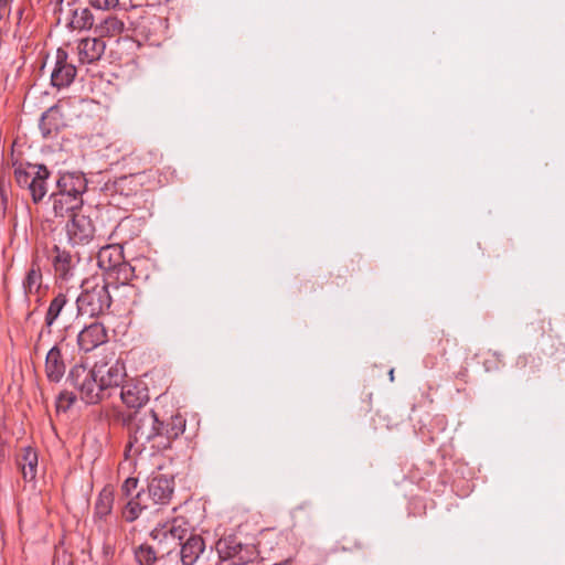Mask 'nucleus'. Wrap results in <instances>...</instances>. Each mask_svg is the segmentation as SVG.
I'll return each mask as SVG.
<instances>
[{"label": "nucleus", "instance_id": "15", "mask_svg": "<svg viewBox=\"0 0 565 565\" xmlns=\"http://www.w3.org/2000/svg\"><path fill=\"white\" fill-rule=\"evenodd\" d=\"M141 178L142 175L140 173L121 175L113 182H107L106 190L111 195L119 194L126 198L136 195L141 188Z\"/></svg>", "mask_w": 565, "mask_h": 565}, {"label": "nucleus", "instance_id": "20", "mask_svg": "<svg viewBox=\"0 0 565 565\" xmlns=\"http://www.w3.org/2000/svg\"><path fill=\"white\" fill-rule=\"evenodd\" d=\"M126 30L125 21L117 15H107L95 24V33L99 38L120 36Z\"/></svg>", "mask_w": 565, "mask_h": 565}, {"label": "nucleus", "instance_id": "33", "mask_svg": "<svg viewBox=\"0 0 565 565\" xmlns=\"http://www.w3.org/2000/svg\"><path fill=\"white\" fill-rule=\"evenodd\" d=\"M77 396H78V394L75 395L73 392H62L58 395L57 408L67 409L68 407H71L74 404Z\"/></svg>", "mask_w": 565, "mask_h": 565}, {"label": "nucleus", "instance_id": "19", "mask_svg": "<svg viewBox=\"0 0 565 565\" xmlns=\"http://www.w3.org/2000/svg\"><path fill=\"white\" fill-rule=\"evenodd\" d=\"M205 550L201 535L193 534L181 545L180 559L183 565H194Z\"/></svg>", "mask_w": 565, "mask_h": 565}, {"label": "nucleus", "instance_id": "7", "mask_svg": "<svg viewBox=\"0 0 565 565\" xmlns=\"http://www.w3.org/2000/svg\"><path fill=\"white\" fill-rule=\"evenodd\" d=\"M50 259L57 281L67 282L74 277L77 259L70 250L54 245L50 252Z\"/></svg>", "mask_w": 565, "mask_h": 565}, {"label": "nucleus", "instance_id": "3", "mask_svg": "<svg viewBox=\"0 0 565 565\" xmlns=\"http://www.w3.org/2000/svg\"><path fill=\"white\" fill-rule=\"evenodd\" d=\"M158 427L160 418L152 409L137 411L129 419V441L128 448L135 454H141L149 450L157 444Z\"/></svg>", "mask_w": 565, "mask_h": 565}, {"label": "nucleus", "instance_id": "4", "mask_svg": "<svg viewBox=\"0 0 565 565\" xmlns=\"http://www.w3.org/2000/svg\"><path fill=\"white\" fill-rule=\"evenodd\" d=\"M50 170L44 164L13 163V177L19 188L29 191L34 204L40 203L47 193Z\"/></svg>", "mask_w": 565, "mask_h": 565}, {"label": "nucleus", "instance_id": "11", "mask_svg": "<svg viewBox=\"0 0 565 565\" xmlns=\"http://www.w3.org/2000/svg\"><path fill=\"white\" fill-rule=\"evenodd\" d=\"M108 341V332L100 322L86 326L77 335V344L84 352H90Z\"/></svg>", "mask_w": 565, "mask_h": 565}, {"label": "nucleus", "instance_id": "21", "mask_svg": "<svg viewBox=\"0 0 565 565\" xmlns=\"http://www.w3.org/2000/svg\"><path fill=\"white\" fill-rule=\"evenodd\" d=\"M67 26L73 31L89 30L95 28V19L92 11L86 7H76L70 10Z\"/></svg>", "mask_w": 565, "mask_h": 565}, {"label": "nucleus", "instance_id": "26", "mask_svg": "<svg viewBox=\"0 0 565 565\" xmlns=\"http://www.w3.org/2000/svg\"><path fill=\"white\" fill-rule=\"evenodd\" d=\"M107 281L117 285H128L135 277V268L127 262L122 260L120 264L106 273Z\"/></svg>", "mask_w": 565, "mask_h": 565}, {"label": "nucleus", "instance_id": "6", "mask_svg": "<svg viewBox=\"0 0 565 565\" xmlns=\"http://www.w3.org/2000/svg\"><path fill=\"white\" fill-rule=\"evenodd\" d=\"M185 423V418L180 413L171 415L167 420L160 419L157 444L152 446V451H162L170 448L172 440L184 433Z\"/></svg>", "mask_w": 565, "mask_h": 565}, {"label": "nucleus", "instance_id": "1", "mask_svg": "<svg viewBox=\"0 0 565 565\" xmlns=\"http://www.w3.org/2000/svg\"><path fill=\"white\" fill-rule=\"evenodd\" d=\"M126 377L124 363L97 362L93 367L75 364L67 376L71 386L85 404L95 405L111 397L122 386Z\"/></svg>", "mask_w": 565, "mask_h": 565}, {"label": "nucleus", "instance_id": "40", "mask_svg": "<svg viewBox=\"0 0 565 565\" xmlns=\"http://www.w3.org/2000/svg\"><path fill=\"white\" fill-rule=\"evenodd\" d=\"M50 129H47L46 131H44V135H49L50 134Z\"/></svg>", "mask_w": 565, "mask_h": 565}, {"label": "nucleus", "instance_id": "13", "mask_svg": "<svg viewBox=\"0 0 565 565\" xmlns=\"http://www.w3.org/2000/svg\"><path fill=\"white\" fill-rule=\"evenodd\" d=\"M57 193L65 194V196H79L87 190V180L83 173L79 172H67L62 174L57 182Z\"/></svg>", "mask_w": 565, "mask_h": 565}, {"label": "nucleus", "instance_id": "9", "mask_svg": "<svg viewBox=\"0 0 565 565\" xmlns=\"http://www.w3.org/2000/svg\"><path fill=\"white\" fill-rule=\"evenodd\" d=\"M66 234L73 245H84L93 241L95 226L89 216L82 213L73 214L66 224Z\"/></svg>", "mask_w": 565, "mask_h": 565}, {"label": "nucleus", "instance_id": "32", "mask_svg": "<svg viewBox=\"0 0 565 565\" xmlns=\"http://www.w3.org/2000/svg\"><path fill=\"white\" fill-rule=\"evenodd\" d=\"M89 4L102 11H109L115 9L119 4V0H88Z\"/></svg>", "mask_w": 565, "mask_h": 565}, {"label": "nucleus", "instance_id": "25", "mask_svg": "<svg viewBox=\"0 0 565 565\" xmlns=\"http://www.w3.org/2000/svg\"><path fill=\"white\" fill-rule=\"evenodd\" d=\"M122 260L121 249L116 245H107L102 247L97 255V264L106 273L120 264Z\"/></svg>", "mask_w": 565, "mask_h": 565}, {"label": "nucleus", "instance_id": "38", "mask_svg": "<svg viewBox=\"0 0 565 565\" xmlns=\"http://www.w3.org/2000/svg\"><path fill=\"white\" fill-rule=\"evenodd\" d=\"M291 562H292V558H291V557H288V558H286V559H285V561H282V562L275 563L274 565H289V564H291Z\"/></svg>", "mask_w": 565, "mask_h": 565}, {"label": "nucleus", "instance_id": "18", "mask_svg": "<svg viewBox=\"0 0 565 565\" xmlns=\"http://www.w3.org/2000/svg\"><path fill=\"white\" fill-rule=\"evenodd\" d=\"M52 200V209L55 217H65L67 215L77 214V210H79L83 205V198L79 196H65V194H61L54 192L51 195Z\"/></svg>", "mask_w": 565, "mask_h": 565}, {"label": "nucleus", "instance_id": "22", "mask_svg": "<svg viewBox=\"0 0 565 565\" xmlns=\"http://www.w3.org/2000/svg\"><path fill=\"white\" fill-rule=\"evenodd\" d=\"M114 490L111 488H104L94 504V522H104L110 515L114 507Z\"/></svg>", "mask_w": 565, "mask_h": 565}, {"label": "nucleus", "instance_id": "5", "mask_svg": "<svg viewBox=\"0 0 565 565\" xmlns=\"http://www.w3.org/2000/svg\"><path fill=\"white\" fill-rule=\"evenodd\" d=\"M21 287L26 302H31L33 298L36 302H40L44 296L47 287L43 282L42 258L39 253L33 254Z\"/></svg>", "mask_w": 565, "mask_h": 565}, {"label": "nucleus", "instance_id": "12", "mask_svg": "<svg viewBox=\"0 0 565 565\" xmlns=\"http://www.w3.org/2000/svg\"><path fill=\"white\" fill-rule=\"evenodd\" d=\"M174 493V480L166 475H158L148 483V495L156 504H167Z\"/></svg>", "mask_w": 565, "mask_h": 565}, {"label": "nucleus", "instance_id": "36", "mask_svg": "<svg viewBox=\"0 0 565 565\" xmlns=\"http://www.w3.org/2000/svg\"><path fill=\"white\" fill-rule=\"evenodd\" d=\"M53 115H54L53 108L49 109L45 114H43V116L41 118V127L43 130L45 129L44 127L46 125V121H49Z\"/></svg>", "mask_w": 565, "mask_h": 565}, {"label": "nucleus", "instance_id": "10", "mask_svg": "<svg viewBox=\"0 0 565 565\" xmlns=\"http://www.w3.org/2000/svg\"><path fill=\"white\" fill-rule=\"evenodd\" d=\"M67 52L63 49L56 51L55 66L51 74V83L54 87L64 88L70 86L76 76V67L68 63Z\"/></svg>", "mask_w": 565, "mask_h": 565}, {"label": "nucleus", "instance_id": "39", "mask_svg": "<svg viewBox=\"0 0 565 565\" xmlns=\"http://www.w3.org/2000/svg\"><path fill=\"white\" fill-rule=\"evenodd\" d=\"M388 374H390L391 381H394V370H391Z\"/></svg>", "mask_w": 565, "mask_h": 565}, {"label": "nucleus", "instance_id": "2", "mask_svg": "<svg viewBox=\"0 0 565 565\" xmlns=\"http://www.w3.org/2000/svg\"><path fill=\"white\" fill-rule=\"evenodd\" d=\"M81 287L82 292L76 299L78 315L94 318L109 310L111 296L109 282L104 276H90L83 280Z\"/></svg>", "mask_w": 565, "mask_h": 565}, {"label": "nucleus", "instance_id": "16", "mask_svg": "<svg viewBox=\"0 0 565 565\" xmlns=\"http://www.w3.org/2000/svg\"><path fill=\"white\" fill-rule=\"evenodd\" d=\"M106 44L98 38H86L79 41L77 45L78 58L83 64H92L103 56Z\"/></svg>", "mask_w": 565, "mask_h": 565}, {"label": "nucleus", "instance_id": "30", "mask_svg": "<svg viewBox=\"0 0 565 565\" xmlns=\"http://www.w3.org/2000/svg\"><path fill=\"white\" fill-rule=\"evenodd\" d=\"M237 556L234 562V565H247L248 563L254 562L258 557V551L255 545L252 544H242L239 542V548L237 550Z\"/></svg>", "mask_w": 565, "mask_h": 565}, {"label": "nucleus", "instance_id": "28", "mask_svg": "<svg viewBox=\"0 0 565 565\" xmlns=\"http://www.w3.org/2000/svg\"><path fill=\"white\" fill-rule=\"evenodd\" d=\"M67 303L66 295L60 292L51 301L45 315V324L52 327Z\"/></svg>", "mask_w": 565, "mask_h": 565}, {"label": "nucleus", "instance_id": "8", "mask_svg": "<svg viewBox=\"0 0 565 565\" xmlns=\"http://www.w3.org/2000/svg\"><path fill=\"white\" fill-rule=\"evenodd\" d=\"M189 530V522L183 516H177L170 521L158 523L150 532V536L159 543L171 540L174 545H178V542L188 534Z\"/></svg>", "mask_w": 565, "mask_h": 565}, {"label": "nucleus", "instance_id": "31", "mask_svg": "<svg viewBox=\"0 0 565 565\" xmlns=\"http://www.w3.org/2000/svg\"><path fill=\"white\" fill-rule=\"evenodd\" d=\"M145 507L140 503V493H138L135 498H131L122 509V518L127 522H134L137 520L142 512Z\"/></svg>", "mask_w": 565, "mask_h": 565}, {"label": "nucleus", "instance_id": "29", "mask_svg": "<svg viewBox=\"0 0 565 565\" xmlns=\"http://www.w3.org/2000/svg\"><path fill=\"white\" fill-rule=\"evenodd\" d=\"M159 556L152 546L141 544L135 550V559L139 565H153Z\"/></svg>", "mask_w": 565, "mask_h": 565}, {"label": "nucleus", "instance_id": "37", "mask_svg": "<svg viewBox=\"0 0 565 565\" xmlns=\"http://www.w3.org/2000/svg\"><path fill=\"white\" fill-rule=\"evenodd\" d=\"M169 0H146V4L149 7L160 6L161 3L168 2Z\"/></svg>", "mask_w": 565, "mask_h": 565}, {"label": "nucleus", "instance_id": "34", "mask_svg": "<svg viewBox=\"0 0 565 565\" xmlns=\"http://www.w3.org/2000/svg\"><path fill=\"white\" fill-rule=\"evenodd\" d=\"M10 11L9 0H0V26L3 29H8Z\"/></svg>", "mask_w": 565, "mask_h": 565}, {"label": "nucleus", "instance_id": "27", "mask_svg": "<svg viewBox=\"0 0 565 565\" xmlns=\"http://www.w3.org/2000/svg\"><path fill=\"white\" fill-rule=\"evenodd\" d=\"M215 548L222 561L231 559L234 563L238 553L239 542L233 535L225 536L216 542Z\"/></svg>", "mask_w": 565, "mask_h": 565}, {"label": "nucleus", "instance_id": "24", "mask_svg": "<svg viewBox=\"0 0 565 565\" xmlns=\"http://www.w3.org/2000/svg\"><path fill=\"white\" fill-rule=\"evenodd\" d=\"M162 28V19L156 15L143 17L137 23L136 30L146 41L154 44L158 42L157 33Z\"/></svg>", "mask_w": 565, "mask_h": 565}, {"label": "nucleus", "instance_id": "35", "mask_svg": "<svg viewBox=\"0 0 565 565\" xmlns=\"http://www.w3.org/2000/svg\"><path fill=\"white\" fill-rule=\"evenodd\" d=\"M138 480L136 478H127L122 486H121V492L126 497H130L132 492L137 489Z\"/></svg>", "mask_w": 565, "mask_h": 565}, {"label": "nucleus", "instance_id": "14", "mask_svg": "<svg viewBox=\"0 0 565 565\" xmlns=\"http://www.w3.org/2000/svg\"><path fill=\"white\" fill-rule=\"evenodd\" d=\"M117 393L129 408H140L149 401L148 390L140 383L126 382Z\"/></svg>", "mask_w": 565, "mask_h": 565}, {"label": "nucleus", "instance_id": "23", "mask_svg": "<svg viewBox=\"0 0 565 565\" xmlns=\"http://www.w3.org/2000/svg\"><path fill=\"white\" fill-rule=\"evenodd\" d=\"M17 463L21 469L25 481H32L35 479L38 472V454L33 448H23L21 455L17 459Z\"/></svg>", "mask_w": 565, "mask_h": 565}, {"label": "nucleus", "instance_id": "17", "mask_svg": "<svg viewBox=\"0 0 565 565\" xmlns=\"http://www.w3.org/2000/svg\"><path fill=\"white\" fill-rule=\"evenodd\" d=\"M66 371L64 358L58 345L50 349L45 358V375L52 383H58Z\"/></svg>", "mask_w": 565, "mask_h": 565}]
</instances>
